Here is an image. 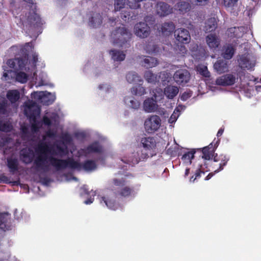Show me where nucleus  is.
<instances>
[{"label":"nucleus","instance_id":"nucleus-1","mask_svg":"<svg viewBox=\"0 0 261 261\" xmlns=\"http://www.w3.org/2000/svg\"><path fill=\"white\" fill-rule=\"evenodd\" d=\"M37 61L38 55L36 54L32 55L29 62L19 58L8 60L7 64L8 66L20 71L17 73L11 70L5 72L2 78V80H10L14 77H16V82H33L35 80H38L36 77L35 70Z\"/></svg>","mask_w":261,"mask_h":261},{"label":"nucleus","instance_id":"nucleus-2","mask_svg":"<svg viewBox=\"0 0 261 261\" xmlns=\"http://www.w3.org/2000/svg\"><path fill=\"white\" fill-rule=\"evenodd\" d=\"M156 154V142L154 137H143L139 145V150L136 153H133L128 159L122 161L128 164L134 166L139 162L146 161Z\"/></svg>","mask_w":261,"mask_h":261},{"label":"nucleus","instance_id":"nucleus-3","mask_svg":"<svg viewBox=\"0 0 261 261\" xmlns=\"http://www.w3.org/2000/svg\"><path fill=\"white\" fill-rule=\"evenodd\" d=\"M48 159L50 164L57 171H60L69 168L77 170L83 169L86 171H91L95 170L97 168L96 162L91 160H87L81 163L74 161L72 158H68L64 160L50 156L48 158Z\"/></svg>","mask_w":261,"mask_h":261},{"label":"nucleus","instance_id":"nucleus-4","mask_svg":"<svg viewBox=\"0 0 261 261\" xmlns=\"http://www.w3.org/2000/svg\"><path fill=\"white\" fill-rule=\"evenodd\" d=\"M40 111V108L36 102L31 100L25 103L24 114L31 123V129L34 132H38L41 126L40 122L37 119Z\"/></svg>","mask_w":261,"mask_h":261},{"label":"nucleus","instance_id":"nucleus-5","mask_svg":"<svg viewBox=\"0 0 261 261\" xmlns=\"http://www.w3.org/2000/svg\"><path fill=\"white\" fill-rule=\"evenodd\" d=\"M111 184L119 188L116 195L121 198H127L136 195L134 188L133 186H126L127 181L125 177L121 179L114 178L111 181Z\"/></svg>","mask_w":261,"mask_h":261},{"label":"nucleus","instance_id":"nucleus-6","mask_svg":"<svg viewBox=\"0 0 261 261\" xmlns=\"http://www.w3.org/2000/svg\"><path fill=\"white\" fill-rule=\"evenodd\" d=\"M131 33L124 27L114 31L111 35L112 41L114 44L122 46L131 37Z\"/></svg>","mask_w":261,"mask_h":261},{"label":"nucleus","instance_id":"nucleus-7","mask_svg":"<svg viewBox=\"0 0 261 261\" xmlns=\"http://www.w3.org/2000/svg\"><path fill=\"white\" fill-rule=\"evenodd\" d=\"M235 83H200L198 91L201 94L207 93L208 90L213 92L224 90L225 87L233 86Z\"/></svg>","mask_w":261,"mask_h":261},{"label":"nucleus","instance_id":"nucleus-8","mask_svg":"<svg viewBox=\"0 0 261 261\" xmlns=\"http://www.w3.org/2000/svg\"><path fill=\"white\" fill-rule=\"evenodd\" d=\"M161 123V120L160 117L157 115H152L145 121V129L147 133H153L159 128Z\"/></svg>","mask_w":261,"mask_h":261},{"label":"nucleus","instance_id":"nucleus-9","mask_svg":"<svg viewBox=\"0 0 261 261\" xmlns=\"http://www.w3.org/2000/svg\"><path fill=\"white\" fill-rule=\"evenodd\" d=\"M215 140L216 139H215L214 141L210 143L208 146L202 148V159L209 161L212 159L213 154L214 153L216 149L218 146L220 141L219 139H218L215 142Z\"/></svg>","mask_w":261,"mask_h":261},{"label":"nucleus","instance_id":"nucleus-10","mask_svg":"<svg viewBox=\"0 0 261 261\" xmlns=\"http://www.w3.org/2000/svg\"><path fill=\"white\" fill-rule=\"evenodd\" d=\"M169 74L166 72H161L159 75H154L150 70L145 72L144 78L147 82H169Z\"/></svg>","mask_w":261,"mask_h":261},{"label":"nucleus","instance_id":"nucleus-11","mask_svg":"<svg viewBox=\"0 0 261 261\" xmlns=\"http://www.w3.org/2000/svg\"><path fill=\"white\" fill-rule=\"evenodd\" d=\"M238 62L241 68L247 69H251L255 64L254 58L249 54L241 56L238 59Z\"/></svg>","mask_w":261,"mask_h":261},{"label":"nucleus","instance_id":"nucleus-12","mask_svg":"<svg viewBox=\"0 0 261 261\" xmlns=\"http://www.w3.org/2000/svg\"><path fill=\"white\" fill-rule=\"evenodd\" d=\"M134 33L140 38H146L150 34L149 27L144 22H139L137 23L134 27Z\"/></svg>","mask_w":261,"mask_h":261},{"label":"nucleus","instance_id":"nucleus-13","mask_svg":"<svg viewBox=\"0 0 261 261\" xmlns=\"http://www.w3.org/2000/svg\"><path fill=\"white\" fill-rule=\"evenodd\" d=\"M20 158L24 163L29 164L33 162L34 158V153L31 148H22L20 151Z\"/></svg>","mask_w":261,"mask_h":261},{"label":"nucleus","instance_id":"nucleus-14","mask_svg":"<svg viewBox=\"0 0 261 261\" xmlns=\"http://www.w3.org/2000/svg\"><path fill=\"white\" fill-rule=\"evenodd\" d=\"M208 46L213 50H216L220 44V38L215 34H210L205 38Z\"/></svg>","mask_w":261,"mask_h":261},{"label":"nucleus","instance_id":"nucleus-15","mask_svg":"<svg viewBox=\"0 0 261 261\" xmlns=\"http://www.w3.org/2000/svg\"><path fill=\"white\" fill-rule=\"evenodd\" d=\"M174 35L177 40L182 43L189 42L191 39L189 32L185 29L180 28L175 30Z\"/></svg>","mask_w":261,"mask_h":261},{"label":"nucleus","instance_id":"nucleus-16","mask_svg":"<svg viewBox=\"0 0 261 261\" xmlns=\"http://www.w3.org/2000/svg\"><path fill=\"white\" fill-rule=\"evenodd\" d=\"M47 159V155L39 154L34 161V165L37 170H43L44 171L48 170V166L45 164Z\"/></svg>","mask_w":261,"mask_h":261},{"label":"nucleus","instance_id":"nucleus-17","mask_svg":"<svg viewBox=\"0 0 261 261\" xmlns=\"http://www.w3.org/2000/svg\"><path fill=\"white\" fill-rule=\"evenodd\" d=\"M190 74L186 69H180L175 72L173 75L175 82H189L190 80Z\"/></svg>","mask_w":261,"mask_h":261},{"label":"nucleus","instance_id":"nucleus-18","mask_svg":"<svg viewBox=\"0 0 261 261\" xmlns=\"http://www.w3.org/2000/svg\"><path fill=\"white\" fill-rule=\"evenodd\" d=\"M156 10V13L160 16H166L170 14L172 11V9L168 5L163 2L157 4Z\"/></svg>","mask_w":261,"mask_h":261},{"label":"nucleus","instance_id":"nucleus-19","mask_svg":"<svg viewBox=\"0 0 261 261\" xmlns=\"http://www.w3.org/2000/svg\"><path fill=\"white\" fill-rule=\"evenodd\" d=\"M246 30V28L244 27L231 28L227 30V34L230 38H239L242 37Z\"/></svg>","mask_w":261,"mask_h":261},{"label":"nucleus","instance_id":"nucleus-20","mask_svg":"<svg viewBox=\"0 0 261 261\" xmlns=\"http://www.w3.org/2000/svg\"><path fill=\"white\" fill-rule=\"evenodd\" d=\"M7 166L11 174H15L19 170L18 160L16 158H8L7 159Z\"/></svg>","mask_w":261,"mask_h":261},{"label":"nucleus","instance_id":"nucleus-21","mask_svg":"<svg viewBox=\"0 0 261 261\" xmlns=\"http://www.w3.org/2000/svg\"><path fill=\"white\" fill-rule=\"evenodd\" d=\"M32 96L34 99L39 100L43 105L48 106L54 102V100L49 99L43 92H34L32 94Z\"/></svg>","mask_w":261,"mask_h":261},{"label":"nucleus","instance_id":"nucleus-22","mask_svg":"<svg viewBox=\"0 0 261 261\" xmlns=\"http://www.w3.org/2000/svg\"><path fill=\"white\" fill-rule=\"evenodd\" d=\"M143 108L145 112H154L157 109L156 102L152 98H148L144 100Z\"/></svg>","mask_w":261,"mask_h":261},{"label":"nucleus","instance_id":"nucleus-23","mask_svg":"<svg viewBox=\"0 0 261 261\" xmlns=\"http://www.w3.org/2000/svg\"><path fill=\"white\" fill-rule=\"evenodd\" d=\"M220 163L218 164L214 165L213 169L214 170L215 173H217L223 169L224 166H225L229 160V158L228 156L225 154H220Z\"/></svg>","mask_w":261,"mask_h":261},{"label":"nucleus","instance_id":"nucleus-24","mask_svg":"<svg viewBox=\"0 0 261 261\" xmlns=\"http://www.w3.org/2000/svg\"><path fill=\"white\" fill-rule=\"evenodd\" d=\"M178 92V88L176 86H168L164 89V94L169 99L173 98Z\"/></svg>","mask_w":261,"mask_h":261},{"label":"nucleus","instance_id":"nucleus-25","mask_svg":"<svg viewBox=\"0 0 261 261\" xmlns=\"http://www.w3.org/2000/svg\"><path fill=\"white\" fill-rule=\"evenodd\" d=\"M214 67L217 72H224L227 70V62L223 59H219L214 64Z\"/></svg>","mask_w":261,"mask_h":261},{"label":"nucleus","instance_id":"nucleus-26","mask_svg":"<svg viewBox=\"0 0 261 261\" xmlns=\"http://www.w3.org/2000/svg\"><path fill=\"white\" fill-rule=\"evenodd\" d=\"M217 27L216 19L214 17H211L206 21L203 29L206 32H211L215 30Z\"/></svg>","mask_w":261,"mask_h":261},{"label":"nucleus","instance_id":"nucleus-27","mask_svg":"<svg viewBox=\"0 0 261 261\" xmlns=\"http://www.w3.org/2000/svg\"><path fill=\"white\" fill-rule=\"evenodd\" d=\"M100 201L101 203L103 201L105 203L106 205L110 209L112 210H115L117 209V204L116 200L112 199L110 196L101 197Z\"/></svg>","mask_w":261,"mask_h":261},{"label":"nucleus","instance_id":"nucleus-28","mask_svg":"<svg viewBox=\"0 0 261 261\" xmlns=\"http://www.w3.org/2000/svg\"><path fill=\"white\" fill-rule=\"evenodd\" d=\"M11 225L10 220L4 214H0V228L4 230H9L11 229Z\"/></svg>","mask_w":261,"mask_h":261},{"label":"nucleus","instance_id":"nucleus-29","mask_svg":"<svg viewBox=\"0 0 261 261\" xmlns=\"http://www.w3.org/2000/svg\"><path fill=\"white\" fill-rule=\"evenodd\" d=\"M234 53L233 46L231 44H228L224 46L222 55L224 58L228 60L232 57Z\"/></svg>","mask_w":261,"mask_h":261},{"label":"nucleus","instance_id":"nucleus-30","mask_svg":"<svg viewBox=\"0 0 261 261\" xmlns=\"http://www.w3.org/2000/svg\"><path fill=\"white\" fill-rule=\"evenodd\" d=\"M196 151L194 149L185 152L181 156V160L184 163L190 165L192 163V159L194 157Z\"/></svg>","mask_w":261,"mask_h":261},{"label":"nucleus","instance_id":"nucleus-31","mask_svg":"<svg viewBox=\"0 0 261 261\" xmlns=\"http://www.w3.org/2000/svg\"><path fill=\"white\" fill-rule=\"evenodd\" d=\"M50 148L45 142H41L38 144L36 151L39 154L47 155V153L50 152Z\"/></svg>","mask_w":261,"mask_h":261},{"label":"nucleus","instance_id":"nucleus-32","mask_svg":"<svg viewBox=\"0 0 261 261\" xmlns=\"http://www.w3.org/2000/svg\"><path fill=\"white\" fill-rule=\"evenodd\" d=\"M112 58L114 61H122L124 60L125 55L122 52L117 50H111L110 52Z\"/></svg>","mask_w":261,"mask_h":261},{"label":"nucleus","instance_id":"nucleus-33","mask_svg":"<svg viewBox=\"0 0 261 261\" xmlns=\"http://www.w3.org/2000/svg\"><path fill=\"white\" fill-rule=\"evenodd\" d=\"M102 22L101 16L99 13H96L93 15L90 20L89 25L91 26L96 28L100 26Z\"/></svg>","mask_w":261,"mask_h":261},{"label":"nucleus","instance_id":"nucleus-34","mask_svg":"<svg viewBox=\"0 0 261 261\" xmlns=\"http://www.w3.org/2000/svg\"><path fill=\"white\" fill-rule=\"evenodd\" d=\"M85 150L88 153L92 152L100 153L101 152V148L98 143L95 142L88 146Z\"/></svg>","mask_w":261,"mask_h":261},{"label":"nucleus","instance_id":"nucleus-35","mask_svg":"<svg viewBox=\"0 0 261 261\" xmlns=\"http://www.w3.org/2000/svg\"><path fill=\"white\" fill-rule=\"evenodd\" d=\"M132 93L135 95L142 96L144 95L145 92V89L141 84L137 83L136 84L131 90Z\"/></svg>","mask_w":261,"mask_h":261},{"label":"nucleus","instance_id":"nucleus-36","mask_svg":"<svg viewBox=\"0 0 261 261\" xmlns=\"http://www.w3.org/2000/svg\"><path fill=\"white\" fill-rule=\"evenodd\" d=\"M174 29L175 26L172 22H166L162 25L161 28L162 33L166 35L170 34Z\"/></svg>","mask_w":261,"mask_h":261},{"label":"nucleus","instance_id":"nucleus-37","mask_svg":"<svg viewBox=\"0 0 261 261\" xmlns=\"http://www.w3.org/2000/svg\"><path fill=\"white\" fill-rule=\"evenodd\" d=\"M7 97L11 103H14L19 99L20 95L17 90H10L7 92Z\"/></svg>","mask_w":261,"mask_h":261},{"label":"nucleus","instance_id":"nucleus-38","mask_svg":"<svg viewBox=\"0 0 261 261\" xmlns=\"http://www.w3.org/2000/svg\"><path fill=\"white\" fill-rule=\"evenodd\" d=\"M57 151L53 152V154L63 156L67 154L68 151L67 147L65 145L61 146L60 145L57 144L56 145Z\"/></svg>","mask_w":261,"mask_h":261},{"label":"nucleus","instance_id":"nucleus-39","mask_svg":"<svg viewBox=\"0 0 261 261\" xmlns=\"http://www.w3.org/2000/svg\"><path fill=\"white\" fill-rule=\"evenodd\" d=\"M124 101L126 103H127L129 107L133 109L138 110L140 107V103L137 100L131 99L130 97H125Z\"/></svg>","mask_w":261,"mask_h":261},{"label":"nucleus","instance_id":"nucleus-40","mask_svg":"<svg viewBox=\"0 0 261 261\" xmlns=\"http://www.w3.org/2000/svg\"><path fill=\"white\" fill-rule=\"evenodd\" d=\"M29 21L30 23L37 27L43 24L39 15L36 13H34L32 15L29 16Z\"/></svg>","mask_w":261,"mask_h":261},{"label":"nucleus","instance_id":"nucleus-41","mask_svg":"<svg viewBox=\"0 0 261 261\" xmlns=\"http://www.w3.org/2000/svg\"><path fill=\"white\" fill-rule=\"evenodd\" d=\"M175 7V9L178 10L181 13H184L189 11L190 8L189 4L184 2L178 3Z\"/></svg>","mask_w":261,"mask_h":261},{"label":"nucleus","instance_id":"nucleus-42","mask_svg":"<svg viewBox=\"0 0 261 261\" xmlns=\"http://www.w3.org/2000/svg\"><path fill=\"white\" fill-rule=\"evenodd\" d=\"M144 66L147 68H151L158 65L157 60L152 57H147L144 59Z\"/></svg>","mask_w":261,"mask_h":261},{"label":"nucleus","instance_id":"nucleus-43","mask_svg":"<svg viewBox=\"0 0 261 261\" xmlns=\"http://www.w3.org/2000/svg\"><path fill=\"white\" fill-rule=\"evenodd\" d=\"M197 70L202 76L205 77L210 78V73L208 71L207 68L206 66L199 65L197 67Z\"/></svg>","mask_w":261,"mask_h":261},{"label":"nucleus","instance_id":"nucleus-44","mask_svg":"<svg viewBox=\"0 0 261 261\" xmlns=\"http://www.w3.org/2000/svg\"><path fill=\"white\" fill-rule=\"evenodd\" d=\"M127 82L141 81L140 77L135 72H129L126 75Z\"/></svg>","mask_w":261,"mask_h":261},{"label":"nucleus","instance_id":"nucleus-45","mask_svg":"<svg viewBox=\"0 0 261 261\" xmlns=\"http://www.w3.org/2000/svg\"><path fill=\"white\" fill-rule=\"evenodd\" d=\"M128 0H115L114 7L116 11H120L127 4Z\"/></svg>","mask_w":261,"mask_h":261},{"label":"nucleus","instance_id":"nucleus-46","mask_svg":"<svg viewBox=\"0 0 261 261\" xmlns=\"http://www.w3.org/2000/svg\"><path fill=\"white\" fill-rule=\"evenodd\" d=\"M238 0H224V5L227 9L231 10L237 5Z\"/></svg>","mask_w":261,"mask_h":261},{"label":"nucleus","instance_id":"nucleus-47","mask_svg":"<svg viewBox=\"0 0 261 261\" xmlns=\"http://www.w3.org/2000/svg\"><path fill=\"white\" fill-rule=\"evenodd\" d=\"M57 136V131L56 130H53L51 129H48L46 131L45 135L43 136V140H45L46 138H55Z\"/></svg>","mask_w":261,"mask_h":261},{"label":"nucleus","instance_id":"nucleus-48","mask_svg":"<svg viewBox=\"0 0 261 261\" xmlns=\"http://www.w3.org/2000/svg\"><path fill=\"white\" fill-rule=\"evenodd\" d=\"M179 115V110L176 109L169 118L168 121L169 123H174Z\"/></svg>","mask_w":261,"mask_h":261},{"label":"nucleus","instance_id":"nucleus-49","mask_svg":"<svg viewBox=\"0 0 261 261\" xmlns=\"http://www.w3.org/2000/svg\"><path fill=\"white\" fill-rule=\"evenodd\" d=\"M223 79H221V82H234L236 80V76L232 74H228L223 76Z\"/></svg>","mask_w":261,"mask_h":261},{"label":"nucleus","instance_id":"nucleus-50","mask_svg":"<svg viewBox=\"0 0 261 261\" xmlns=\"http://www.w3.org/2000/svg\"><path fill=\"white\" fill-rule=\"evenodd\" d=\"M61 138L63 141V143L66 144H69L72 142V138L71 136L67 133H64L62 135Z\"/></svg>","mask_w":261,"mask_h":261},{"label":"nucleus","instance_id":"nucleus-51","mask_svg":"<svg viewBox=\"0 0 261 261\" xmlns=\"http://www.w3.org/2000/svg\"><path fill=\"white\" fill-rule=\"evenodd\" d=\"M7 102L5 100H0V113L2 114H6L7 112Z\"/></svg>","mask_w":261,"mask_h":261},{"label":"nucleus","instance_id":"nucleus-52","mask_svg":"<svg viewBox=\"0 0 261 261\" xmlns=\"http://www.w3.org/2000/svg\"><path fill=\"white\" fill-rule=\"evenodd\" d=\"M192 95V92L191 91L185 92L180 96V99L182 101H186Z\"/></svg>","mask_w":261,"mask_h":261},{"label":"nucleus","instance_id":"nucleus-53","mask_svg":"<svg viewBox=\"0 0 261 261\" xmlns=\"http://www.w3.org/2000/svg\"><path fill=\"white\" fill-rule=\"evenodd\" d=\"M12 129V126L8 123H4L1 131L4 132H10Z\"/></svg>","mask_w":261,"mask_h":261},{"label":"nucleus","instance_id":"nucleus-54","mask_svg":"<svg viewBox=\"0 0 261 261\" xmlns=\"http://www.w3.org/2000/svg\"><path fill=\"white\" fill-rule=\"evenodd\" d=\"M147 53L149 54H157L159 52L158 47L155 46H152L151 48H149L148 46H146L145 48Z\"/></svg>","mask_w":261,"mask_h":261},{"label":"nucleus","instance_id":"nucleus-55","mask_svg":"<svg viewBox=\"0 0 261 261\" xmlns=\"http://www.w3.org/2000/svg\"><path fill=\"white\" fill-rule=\"evenodd\" d=\"M208 0H190V1L196 5L203 6L207 4Z\"/></svg>","mask_w":261,"mask_h":261},{"label":"nucleus","instance_id":"nucleus-56","mask_svg":"<svg viewBox=\"0 0 261 261\" xmlns=\"http://www.w3.org/2000/svg\"><path fill=\"white\" fill-rule=\"evenodd\" d=\"M42 123L46 126H50L51 125V121L49 118L46 116H44L42 118Z\"/></svg>","mask_w":261,"mask_h":261},{"label":"nucleus","instance_id":"nucleus-57","mask_svg":"<svg viewBox=\"0 0 261 261\" xmlns=\"http://www.w3.org/2000/svg\"><path fill=\"white\" fill-rule=\"evenodd\" d=\"M2 178L3 179V180L5 182V183H12V185L13 186H15V185H18L19 184V180H18L17 181H9V178L8 177L6 176H3L2 177Z\"/></svg>","mask_w":261,"mask_h":261},{"label":"nucleus","instance_id":"nucleus-58","mask_svg":"<svg viewBox=\"0 0 261 261\" xmlns=\"http://www.w3.org/2000/svg\"><path fill=\"white\" fill-rule=\"evenodd\" d=\"M213 157V160L210 161L211 163H212L213 162H215V163H218L220 160H219V159H220V154L218 155L217 153H216L215 154L214 153Z\"/></svg>","mask_w":261,"mask_h":261},{"label":"nucleus","instance_id":"nucleus-59","mask_svg":"<svg viewBox=\"0 0 261 261\" xmlns=\"http://www.w3.org/2000/svg\"><path fill=\"white\" fill-rule=\"evenodd\" d=\"M82 190H83V193L85 194H86V195H89L90 194V192L88 190V189L87 188V187L86 186H84L82 188Z\"/></svg>","mask_w":261,"mask_h":261},{"label":"nucleus","instance_id":"nucleus-60","mask_svg":"<svg viewBox=\"0 0 261 261\" xmlns=\"http://www.w3.org/2000/svg\"><path fill=\"white\" fill-rule=\"evenodd\" d=\"M93 201H94V198L90 197V198H88V199H87L86 200H85L84 203L86 204H89L92 203L93 202Z\"/></svg>","mask_w":261,"mask_h":261},{"label":"nucleus","instance_id":"nucleus-61","mask_svg":"<svg viewBox=\"0 0 261 261\" xmlns=\"http://www.w3.org/2000/svg\"><path fill=\"white\" fill-rule=\"evenodd\" d=\"M41 76V78L40 79V80H39L40 81V82H45V81L47 80L46 74L44 73H42Z\"/></svg>","mask_w":261,"mask_h":261},{"label":"nucleus","instance_id":"nucleus-62","mask_svg":"<svg viewBox=\"0 0 261 261\" xmlns=\"http://www.w3.org/2000/svg\"><path fill=\"white\" fill-rule=\"evenodd\" d=\"M202 173H204V172L201 171L200 169H198V170H197L196 172H195V175L196 178L197 177H200V174Z\"/></svg>","mask_w":261,"mask_h":261},{"label":"nucleus","instance_id":"nucleus-63","mask_svg":"<svg viewBox=\"0 0 261 261\" xmlns=\"http://www.w3.org/2000/svg\"><path fill=\"white\" fill-rule=\"evenodd\" d=\"M223 132H224V129L222 128H220L219 129V130H218V133L217 134V136L218 137H220L221 136H222V135L223 134Z\"/></svg>","mask_w":261,"mask_h":261},{"label":"nucleus","instance_id":"nucleus-64","mask_svg":"<svg viewBox=\"0 0 261 261\" xmlns=\"http://www.w3.org/2000/svg\"><path fill=\"white\" fill-rule=\"evenodd\" d=\"M130 16V14L129 13H127V14H122L121 17L123 19H124L125 21L127 20V18L129 19V17Z\"/></svg>","mask_w":261,"mask_h":261}]
</instances>
